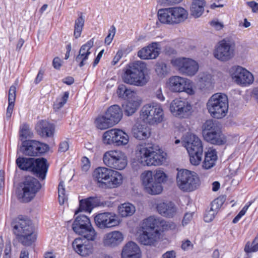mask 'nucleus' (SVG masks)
Returning a JSON list of instances; mask_svg holds the SVG:
<instances>
[{
  "mask_svg": "<svg viewBox=\"0 0 258 258\" xmlns=\"http://www.w3.org/2000/svg\"><path fill=\"white\" fill-rule=\"evenodd\" d=\"M232 79L238 84L249 85L253 81L251 73L240 66L232 67L230 70Z\"/></svg>",
  "mask_w": 258,
  "mask_h": 258,
  "instance_id": "17",
  "label": "nucleus"
},
{
  "mask_svg": "<svg viewBox=\"0 0 258 258\" xmlns=\"http://www.w3.org/2000/svg\"><path fill=\"white\" fill-rule=\"evenodd\" d=\"M58 201L60 205L64 204L67 200V196L65 193L64 185L63 181H60L58 186Z\"/></svg>",
  "mask_w": 258,
  "mask_h": 258,
  "instance_id": "48",
  "label": "nucleus"
},
{
  "mask_svg": "<svg viewBox=\"0 0 258 258\" xmlns=\"http://www.w3.org/2000/svg\"><path fill=\"white\" fill-rule=\"evenodd\" d=\"M198 80L199 84L202 89H210L213 88L212 76L209 73H200L198 76Z\"/></svg>",
  "mask_w": 258,
  "mask_h": 258,
  "instance_id": "38",
  "label": "nucleus"
},
{
  "mask_svg": "<svg viewBox=\"0 0 258 258\" xmlns=\"http://www.w3.org/2000/svg\"><path fill=\"white\" fill-rule=\"evenodd\" d=\"M123 240V235L118 231H114L106 234L103 239L104 246L114 247L121 243Z\"/></svg>",
  "mask_w": 258,
  "mask_h": 258,
  "instance_id": "23",
  "label": "nucleus"
},
{
  "mask_svg": "<svg viewBox=\"0 0 258 258\" xmlns=\"http://www.w3.org/2000/svg\"><path fill=\"white\" fill-rule=\"evenodd\" d=\"M103 160L106 166L117 170H122L127 165L126 157L120 150H110L105 152Z\"/></svg>",
  "mask_w": 258,
  "mask_h": 258,
  "instance_id": "11",
  "label": "nucleus"
},
{
  "mask_svg": "<svg viewBox=\"0 0 258 258\" xmlns=\"http://www.w3.org/2000/svg\"><path fill=\"white\" fill-rule=\"evenodd\" d=\"M176 182L179 188L183 191H191L200 184V179L196 173L186 169L178 171Z\"/></svg>",
  "mask_w": 258,
  "mask_h": 258,
  "instance_id": "8",
  "label": "nucleus"
},
{
  "mask_svg": "<svg viewBox=\"0 0 258 258\" xmlns=\"http://www.w3.org/2000/svg\"><path fill=\"white\" fill-rule=\"evenodd\" d=\"M133 136L139 140H145L150 136L149 128L146 125L140 123L135 124L132 129Z\"/></svg>",
  "mask_w": 258,
  "mask_h": 258,
  "instance_id": "35",
  "label": "nucleus"
},
{
  "mask_svg": "<svg viewBox=\"0 0 258 258\" xmlns=\"http://www.w3.org/2000/svg\"><path fill=\"white\" fill-rule=\"evenodd\" d=\"M36 129L38 134L43 138L51 137L53 136L54 125L45 120H42L38 122Z\"/></svg>",
  "mask_w": 258,
  "mask_h": 258,
  "instance_id": "28",
  "label": "nucleus"
},
{
  "mask_svg": "<svg viewBox=\"0 0 258 258\" xmlns=\"http://www.w3.org/2000/svg\"><path fill=\"white\" fill-rule=\"evenodd\" d=\"M69 143L67 141H63L60 143L58 151L64 152L69 149Z\"/></svg>",
  "mask_w": 258,
  "mask_h": 258,
  "instance_id": "62",
  "label": "nucleus"
},
{
  "mask_svg": "<svg viewBox=\"0 0 258 258\" xmlns=\"http://www.w3.org/2000/svg\"><path fill=\"white\" fill-rule=\"evenodd\" d=\"M167 227V225L165 220L151 216L144 220L142 228L152 232L157 230L158 232L160 233V231L166 229Z\"/></svg>",
  "mask_w": 258,
  "mask_h": 258,
  "instance_id": "18",
  "label": "nucleus"
},
{
  "mask_svg": "<svg viewBox=\"0 0 258 258\" xmlns=\"http://www.w3.org/2000/svg\"><path fill=\"white\" fill-rule=\"evenodd\" d=\"M49 150L48 145L36 140H26L22 142L21 150L29 156H39Z\"/></svg>",
  "mask_w": 258,
  "mask_h": 258,
  "instance_id": "13",
  "label": "nucleus"
},
{
  "mask_svg": "<svg viewBox=\"0 0 258 258\" xmlns=\"http://www.w3.org/2000/svg\"><path fill=\"white\" fill-rule=\"evenodd\" d=\"M160 235V233L158 232L157 230L152 232L143 229V232L139 236L138 240L141 244L144 245H155Z\"/></svg>",
  "mask_w": 258,
  "mask_h": 258,
  "instance_id": "22",
  "label": "nucleus"
},
{
  "mask_svg": "<svg viewBox=\"0 0 258 258\" xmlns=\"http://www.w3.org/2000/svg\"><path fill=\"white\" fill-rule=\"evenodd\" d=\"M108 119L109 118L107 117L105 114L104 115L98 116L95 120L96 127L100 130H105L114 125Z\"/></svg>",
  "mask_w": 258,
  "mask_h": 258,
  "instance_id": "44",
  "label": "nucleus"
},
{
  "mask_svg": "<svg viewBox=\"0 0 258 258\" xmlns=\"http://www.w3.org/2000/svg\"><path fill=\"white\" fill-rule=\"evenodd\" d=\"M128 136L119 129L114 128L108 130L103 135V142L106 145L124 146L128 143Z\"/></svg>",
  "mask_w": 258,
  "mask_h": 258,
  "instance_id": "12",
  "label": "nucleus"
},
{
  "mask_svg": "<svg viewBox=\"0 0 258 258\" xmlns=\"http://www.w3.org/2000/svg\"><path fill=\"white\" fill-rule=\"evenodd\" d=\"M205 140L213 145H223L226 142V138L222 134L221 130L214 133L207 134V136L204 137Z\"/></svg>",
  "mask_w": 258,
  "mask_h": 258,
  "instance_id": "33",
  "label": "nucleus"
},
{
  "mask_svg": "<svg viewBox=\"0 0 258 258\" xmlns=\"http://www.w3.org/2000/svg\"><path fill=\"white\" fill-rule=\"evenodd\" d=\"M105 114L114 125L117 124L122 117V110L117 105L110 106Z\"/></svg>",
  "mask_w": 258,
  "mask_h": 258,
  "instance_id": "34",
  "label": "nucleus"
},
{
  "mask_svg": "<svg viewBox=\"0 0 258 258\" xmlns=\"http://www.w3.org/2000/svg\"><path fill=\"white\" fill-rule=\"evenodd\" d=\"M122 176L119 172L111 169L108 179H107L106 182L104 183L105 185V188L118 187L122 183Z\"/></svg>",
  "mask_w": 258,
  "mask_h": 258,
  "instance_id": "32",
  "label": "nucleus"
},
{
  "mask_svg": "<svg viewBox=\"0 0 258 258\" xmlns=\"http://www.w3.org/2000/svg\"><path fill=\"white\" fill-rule=\"evenodd\" d=\"M39 181L32 176L26 177L20 183L18 192V198L22 202L28 203L35 197L41 188Z\"/></svg>",
  "mask_w": 258,
  "mask_h": 258,
  "instance_id": "6",
  "label": "nucleus"
},
{
  "mask_svg": "<svg viewBox=\"0 0 258 258\" xmlns=\"http://www.w3.org/2000/svg\"><path fill=\"white\" fill-rule=\"evenodd\" d=\"M126 91V87L123 84H120L118 86L117 90V94L119 98L125 99V93Z\"/></svg>",
  "mask_w": 258,
  "mask_h": 258,
  "instance_id": "58",
  "label": "nucleus"
},
{
  "mask_svg": "<svg viewBox=\"0 0 258 258\" xmlns=\"http://www.w3.org/2000/svg\"><path fill=\"white\" fill-rule=\"evenodd\" d=\"M253 201H250L248 203H247L242 209L239 212V213L236 215V216L233 219L232 223L235 224L237 223L240 218L245 215L247 209L249 207V206L252 204Z\"/></svg>",
  "mask_w": 258,
  "mask_h": 258,
  "instance_id": "51",
  "label": "nucleus"
},
{
  "mask_svg": "<svg viewBox=\"0 0 258 258\" xmlns=\"http://www.w3.org/2000/svg\"><path fill=\"white\" fill-rule=\"evenodd\" d=\"M141 178L147 192L150 195H158L163 190L162 184L166 181L167 176L160 170L154 172L148 170L142 173Z\"/></svg>",
  "mask_w": 258,
  "mask_h": 258,
  "instance_id": "3",
  "label": "nucleus"
},
{
  "mask_svg": "<svg viewBox=\"0 0 258 258\" xmlns=\"http://www.w3.org/2000/svg\"><path fill=\"white\" fill-rule=\"evenodd\" d=\"M158 43L153 42L147 47L143 48L138 52V55L143 59H155L159 54L160 48Z\"/></svg>",
  "mask_w": 258,
  "mask_h": 258,
  "instance_id": "21",
  "label": "nucleus"
},
{
  "mask_svg": "<svg viewBox=\"0 0 258 258\" xmlns=\"http://www.w3.org/2000/svg\"><path fill=\"white\" fill-rule=\"evenodd\" d=\"M185 147L188 154L203 153V147L201 140L195 135L188 134L185 138Z\"/></svg>",
  "mask_w": 258,
  "mask_h": 258,
  "instance_id": "19",
  "label": "nucleus"
},
{
  "mask_svg": "<svg viewBox=\"0 0 258 258\" xmlns=\"http://www.w3.org/2000/svg\"><path fill=\"white\" fill-rule=\"evenodd\" d=\"M157 210L164 217H173L176 212V207L171 202H163L158 204Z\"/></svg>",
  "mask_w": 258,
  "mask_h": 258,
  "instance_id": "31",
  "label": "nucleus"
},
{
  "mask_svg": "<svg viewBox=\"0 0 258 258\" xmlns=\"http://www.w3.org/2000/svg\"><path fill=\"white\" fill-rule=\"evenodd\" d=\"M171 14L170 8L159 9L158 12V20L163 24H173Z\"/></svg>",
  "mask_w": 258,
  "mask_h": 258,
  "instance_id": "41",
  "label": "nucleus"
},
{
  "mask_svg": "<svg viewBox=\"0 0 258 258\" xmlns=\"http://www.w3.org/2000/svg\"><path fill=\"white\" fill-rule=\"evenodd\" d=\"M48 165L47 160L44 158H37L34 159V166L31 170L34 175L39 179L43 180L45 179L47 172Z\"/></svg>",
  "mask_w": 258,
  "mask_h": 258,
  "instance_id": "20",
  "label": "nucleus"
},
{
  "mask_svg": "<svg viewBox=\"0 0 258 258\" xmlns=\"http://www.w3.org/2000/svg\"><path fill=\"white\" fill-rule=\"evenodd\" d=\"M116 32L115 27L112 25L111 26L109 30L108 34L107 36L105 38V43L107 45H109L112 42L113 38L115 35Z\"/></svg>",
  "mask_w": 258,
  "mask_h": 258,
  "instance_id": "54",
  "label": "nucleus"
},
{
  "mask_svg": "<svg viewBox=\"0 0 258 258\" xmlns=\"http://www.w3.org/2000/svg\"><path fill=\"white\" fill-rule=\"evenodd\" d=\"M234 55V44L229 40L223 39L218 43L214 51L215 58L222 61L231 59Z\"/></svg>",
  "mask_w": 258,
  "mask_h": 258,
  "instance_id": "14",
  "label": "nucleus"
},
{
  "mask_svg": "<svg viewBox=\"0 0 258 258\" xmlns=\"http://www.w3.org/2000/svg\"><path fill=\"white\" fill-rule=\"evenodd\" d=\"M170 10L173 24L180 23L184 21L187 18V12L183 8L173 7L170 8Z\"/></svg>",
  "mask_w": 258,
  "mask_h": 258,
  "instance_id": "37",
  "label": "nucleus"
},
{
  "mask_svg": "<svg viewBox=\"0 0 258 258\" xmlns=\"http://www.w3.org/2000/svg\"><path fill=\"white\" fill-rule=\"evenodd\" d=\"M188 154L189 156L190 162L192 165L197 166L201 163L203 153Z\"/></svg>",
  "mask_w": 258,
  "mask_h": 258,
  "instance_id": "53",
  "label": "nucleus"
},
{
  "mask_svg": "<svg viewBox=\"0 0 258 258\" xmlns=\"http://www.w3.org/2000/svg\"><path fill=\"white\" fill-rule=\"evenodd\" d=\"M223 204V201L222 199L217 198L214 200L211 203V208L214 210V211L218 212V211L220 209Z\"/></svg>",
  "mask_w": 258,
  "mask_h": 258,
  "instance_id": "56",
  "label": "nucleus"
},
{
  "mask_svg": "<svg viewBox=\"0 0 258 258\" xmlns=\"http://www.w3.org/2000/svg\"><path fill=\"white\" fill-rule=\"evenodd\" d=\"M247 5L252 9L253 13L258 12V3L254 1L247 2Z\"/></svg>",
  "mask_w": 258,
  "mask_h": 258,
  "instance_id": "64",
  "label": "nucleus"
},
{
  "mask_svg": "<svg viewBox=\"0 0 258 258\" xmlns=\"http://www.w3.org/2000/svg\"><path fill=\"white\" fill-rule=\"evenodd\" d=\"M221 130L220 124L218 121L210 119L207 120L203 125V136L205 137L207 134L214 133Z\"/></svg>",
  "mask_w": 258,
  "mask_h": 258,
  "instance_id": "42",
  "label": "nucleus"
},
{
  "mask_svg": "<svg viewBox=\"0 0 258 258\" xmlns=\"http://www.w3.org/2000/svg\"><path fill=\"white\" fill-rule=\"evenodd\" d=\"M72 246L74 250L82 256H86L92 252L93 245L91 243L85 244L81 238H76L73 242Z\"/></svg>",
  "mask_w": 258,
  "mask_h": 258,
  "instance_id": "30",
  "label": "nucleus"
},
{
  "mask_svg": "<svg viewBox=\"0 0 258 258\" xmlns=\"http://www.w3.org/2000/svg\"><path fill=\"white\" fill-rule=\"evenodd\" d=\"M140 257V249L136 243L130 241L123 246L121 252V258Z\"/></svg>",
  "mask_w": 258,
  "mask_h": 258,
  "instance_id": "27",
  "label": "nucleus"
},
{
  "mask_svg": "<svg viewBox=\"0 0 258 258\" xmlns=\"http://www.w3.org/2000/svg\"><path fill=\"white\" fill-rule=\"evenodd\" d=\"M16 88L15 86H11L9 91L8 101L9 103H14L16 99Z\"/></svg>",
  "mask_w": 258,
  "mask_h": 258,
  "instance_id": "57",
  "label": "nucleus"
},
{
  "mask_svg": "<svg viewBox=\"0 0 258 258\" xmlns=\"http://www.w3.org/2000/svg\"><path fill=\"white\" fill-rule=\"evenodd\" d=\"M217 212L213 210V209L211 208L210 210L207 211L204 215V220L206 222H210L212 221L214 218Z\"/></svg>",
  "mask_w": 258,
  "mask_h": 258,
  "instance_id": "55",
  "label": "nucleus"
},
{
  "mask_svg": "<svg viewBox=\"0 0 258 258\" xmlns=\"http://www.w3.org/2000/svg\"><path fill=\"white\" fill-rule=\"evenodd\" d=\"M141 118L146 123L154 124L163 119V111L160 104L153 103L144 105L140 112Z\"/></svg>",
  "mask_w": 258,
  "mask_h": 258,
  "instance_id": "9",
  "label": "nucleus"
},
{
  "mask_svg": "<svg viewBox=\"0 0 258 258\" xmlns=\"http://www.w3.org/2000/svg\"><path fill=\"white\" fill-rule=\"evenodd\" d=\"M155 70L158 75L161 77L164 76L168 72L166 64L162 62L156 64Z\"/></svg>",
  "mask_w": 258,
  "mask_h": 258,
  "instance_id": "50",
  "label": "nucleus"
},
{
  "mask_svg": "<svg viewBox=\"0 0 258 258\" xmlns=\"http://www.w3.org/2000/svg\"><path fill=\"white\" fill-rule=\"evenodd\" d=\"M137 156L144 165L157 166L163 164L166 159V153L159 149L158 146L145 144L137 146Z\"/></svg>",
  "mask_w": 258,
  "mask_h": 258,
  "instance_id": "2",
  "label": "nucleus"
},
{
  "mask_svg": "<svg viewBox=\"0 0 258 258\" xmlns=\"http://www.w3.org/2000/svg\"><path fill=\"white\" fill-rule=\"evenodd\" d=\"M118 213L122 217L132 216L135 212V206L128 203L121 204L118 207Z\"/></svg>",
  "mask_w": 258,
  "mask_h": 258,
  "instance_id": "43",
  "label": "nucleus"
},
{
  "mask_svg": "<svg viewBox=\"0 0 258 258\" xmlns=\"http://www.w3.org/2000/svg\"><path fill=\"white\" fill-rule=\"evenodd\" d=\"M111 169L104 167H99L96 168L93 173V178L97 182L99 187H105L104 183L106 182L107 179L109 177V173Z\"/></svg>",
  "mask_w": 258,
  "mask_h": 258,
  "instance_id": "26",
  "label": "nucleus"
},
{
  "mask_svg": "<svg viewBox=\"0 0 258 258\" xmlns=\"http://www.w3.org/2000/svg\"><path fill=\"white\" fill-rule=\"evenodd\" d=\"M85 20L81 13L80 16L75 20L74 26V36L77 39L81 36L84 26Z\"/></svg>",
  "mask_w": 258,
  "mask_h": 258,
  "instance_id": "45",
  "label": "nucleus"
},
{
  "mask_svg": "<svg viewBox=\"0 0 258 258\" xmlns=\"http://www.w3.org/2000/svg\"><path fill=\"white\" fill-rule=\"evenodd\" d=\"M194 212L192 213H186L185 214L183 219L182 220V224H187L189 221H190L192 218Z\"/></svg>",
  "mask_w": 258,
  "mask_h": 258,
  "instance_id": "61",
  "label": "nucleus"
},
{
  "mask_svg": "<svg viewBox=\"0 0 258 258\" xmlns=\"http://www.w3.org/2000/svg\"><path fill=\"white\" fill-rule=\"evenodd\" d=\"M52 65L55 69L59 70L61 66V59L58 57L54 58L52 61Z\"/></svg>",
  "mask_w": 258,
  "mask_h": 258,
  "instance_id": "63",
  "label": "nucleus"
},
{
  "mask_svg": "<svg viewBox=\"0 0 258 258\" xmlns=\"http://www.w3.org/2000/svg\"><path fill=\"white\" fill-rule=\"evenodd\" d=\"M96 225L101 229L111 228L119 224L117 215L112 212L99 213L94 217Z\"/></svg>",
  "mask_w": 258,
  "mask_h": 258,
  "instance_id": "15",
  "label": "nucleus"
},
{
  "mask_svg": "<svg viewBox=\"0 0 258 258\" xmlns=\"http://www.w3.org/2000/svg\"><path fill=\"white\" fill-rule=\"evenodd\" d=\"M189 80L177 76H172L169 79L168 86L170 90L173 92H183Z\"/></svg>",
  "mask_w": 258,
  "mask_h": 258,
  "instance_id": "25",
  "label": "nucleus"
},
{
  "mask_svg": "<svg viewBox=\"0 0 258 258\" xmlns=\"http://www.w3.org/2000/svg\"><path fill=\"white\" fill-rule=\"evenodd\" d=\"M253 201H250L248 203H247L242 209L239 212V213L236 215V216L233 219L232 223L235 224L237 223L240 218L245 215L247 209L249 207V206L252 204Z\"/></svg>",
  "mask_w": 258,
  "mask_h": 258,
  "instance_id": "52",
  "label": "nucleus"
},
{
  "mask_svg": "<svg viewBox=\"0 0 258 258\" xmlns=\"http://www.w3.org/2000/svg\"><path fill=\"white\" fill-rule=\"evenodd\" d=\"M217 160V152L216 150L209 148L205 153L204 160L203 162V168L205 169H209L212 168Z\"/></svg>",
  "mask_w": 258,
  "mask_h": 258,
  "instance_id": "36",
  "label": "nucleus"
},
{
  "mask_svg": "<svg viewBox=\"0 0 258 258\" xmlns=\"http://www.w3.org/2000/svg\"><path fill=\"white\" fill-rule=\"evenodd\" d=\"M123 106L125 114L130 116L134 114L140 106L138 101L131 100L127 102Z\"/></svg>",
  "mask_w": 258,
  "mask_h": 258,
  "instance_id": "46",
  "label": "nucleus"
},
{
  "mask_svg": "<svg viewBox=\"0 0 258 258\" xmlns=\"http://www.w3.org/2000/svg\"><path fill=\"white\" fill-rule=\"evenodd\" d=\"M171 63L180 74L186 76H195L199 70L198 62L188 58H175L171 60Z\"/></svg>",
  "mask_w": 258,
  "mask_h": 258,
  "instance_id": "10",
  "label": "nucleus"
},
{
  "mask_svg": "<svg viewBox=\"0 0 258 258\" xmlns=\"http://www.w3.org/2000/svg\"><path fill=\"white\" fill-rule=\"evenodd\" d=\"M159 2L164 5H172L179 3L182 0H158Z\"/></svg>",
  "mask_w": 258,
  "mask_h": 258,
  "instance_id": "60",
  "label": "nucleus"
},
{
  "mask_svg": "<svg viewBox=\"0 0 258 258\" xmlns=\"http://www.w3.org/2000/svg\"><path fill=\"white\" fill-rule=\"evenodd\" d=\"M82 169L85 171H87L90 167V162L86 157H83L81 159Z\"/></svg>",
  "mask_w": 258,
  "mask_h": 258,
  "instance_id": "59",
  "label": "nucleus"
},
{
  "mask_svg": "<svg viewBox=\"0 0 258 258\" xmlns=\"http://www.w3.org/2000/svg\"><path fill=\"white\" fill-rule=\"evenodd\" d=\"M146 64L142 61H136L130 65L122 76L123 82L136 86H143L148 82V78L145 74Z\"/></svg>",
  "mask_w": 258,
  "mask_h": 258,
  "instance_id": "4",
  "label": "nucleus"
},
{
  "mask_svg": "<svg viewBox=\"0 0 258 258\" xmlns=\"http://www.w3.org/2000/svg\"><path fill=\"white\" fill-rule=\"evenodd\" d=\"M20 136L22 140L27 138H31L33 136V133L27 124H24L20 131Z\"/></svg>",
  "mask_w": 258,
  "mask_h": 258,
  "instance_id": "49",
  "label": "nucleus"
},
{
  "mask_svg": "<svg viewBox=\"0 0 258 258\" xmlns=\"http://www.w3.org/2000/svg\"><path fill=\"white\" fill-rule=\"evenodd\" d=\"M206 2L205 0H193L190 7L191 15L195 17H200L204 11Z\"/></svg>",
  "mask_w": 258,
  "mask_h": 258,
  "instance_id": "39",
  "label": "nucleus"
},
{
  "mask_svg": "<svg viewBox=\"0 0 258 258\" xmlns=\"http://www.w3.org/2000/svg\"><path fill=\"white\" fill-rule=\"evenodd\" d=\"M73 231L81 235L88 241H94L97 236V233L92 227L89 218L86 215L78 216L72 224Z\"/></svg>",
  "mask_w": 258,
  "mask_h": 258,
  "instance_id": "7",
  "label": "nucleus"
},
{
  "mask_svg": "<svg viewBox=\"0 0 258 258\" xmlns=\"http://www.w3.org/2000/svg\"><path fill=\"white\" fill-rule=\"evenodd\" d=\"M100 204L99 197H90L80 201L79 211H84L90 213L94 207L100 206Z\"/></svg>",
  "mask_w": 258,
  "mask_h": 258,
  "instance_id": "29",
  "label": "nucleus"
},
{
  "mask_svg": "<svg viewBox=\"0 0 258 258\" xmlns=\"http://www.w3.org/2000/svg\"><path fill=\"white\" fill-rule=\"evenodd\" d=\"M69 93L65 92L63 95L60 98H57L53 104V109L55 111L60 109L66 104L68 98Z\"/></svg>",
  "mask_w": 258,
  "mask_h": 258,
  "instance_id": "47",
  "label": "nucleus"
},
{
  "mask_svg": "<svg viewBox=\"0 0 258 258\" xmlns=\"http://www.w3.org/2000/svg\"><path fill=\"white\" fill-rule=\"evenodd\" d=\"M170 110L173 115L179 118H186L190 115L192 106L186 100L176 98L170 103Z\"/></svg>",
  "mask_w": 258,
  "mask_h": 258,
  "instance_id": "16",
  "label": "nucleus"
},
{
  "mask_svg": "<svg viewBox=\"0 0 258 258\" xmlns=\"http://www.w3.org/2000/svg\"><path fill=\"white\" fill-rule=\"evenodd\" d=\"M34 159L33 158H26L19 157L16 159V162L18 167L22 170L31 172L34 166Z\"/></svg>",
  "mask_w": 258,
  "mask_h": 258,
  "instance_id": "40",
  "label": "nucleus"
},
{
  "mask_svg": "<svg viewBox=\"0 0 258 258\" xmlns=\"http://www.w3.org/2000/svg\"><path fill=\"white\" fill-rule=\"evenodd\" d=\"M207 107L213 117L223 118L226 116L228 110L227 96L220 93L213 95L207 103Z\"/></svg>",
  "mask_w": 258,
  "mask_h": 258,
  "instance_id": "5",
  "label": "nucleus"
},
{
  "mask_svg": "<svg viewBox=\"0 0 258 258\" xmlns=\"http://www.w3.org/2000/svg\"><path fill=\"white\" fill-rule=\"evenodd\" d=\"M12 232L22 245L30 246L36 239L32 222L26 216L19 215L11 223Z\"/></svg>",
  "mask_w": 258,
  "mask_h": 258,
  "instance_id": "1",
  "label": "nucleus"
},
{
  "mask_svg": "<svg viewBox=\"0 0 258 258\" xmlns=\"http://www.w3.org/2000/svg\"><path fill=\"white\" fill-rule=\"evenodd\" d=\"M94 45V39L92 38L83 45L79 50L78 55L75 60L79 63L80 67H83L86 64V61L88 58V56L91 54L90 49Z\"/></svg>",
  "mask_w": 258,
  "mask_h": 258,
  "instance_id": "24",
  "label": "nucleus"
}]
</instances>
